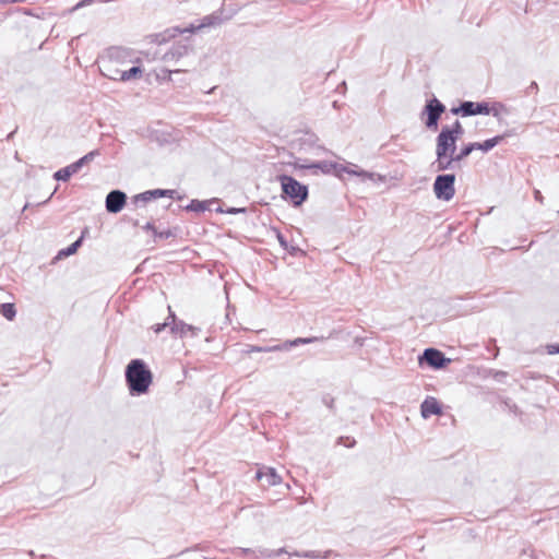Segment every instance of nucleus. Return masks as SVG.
Segmentation results:
<instances>
[{"label":"nucleus","instance_id":"f257e3e1","mask_svg":"<svg viewBox=\"0 0 559 559\" xmlns=\"http://www.w3.org/2000/svg\"><path fill=\"white\" fill-rule=\"evenodd\" d=\"M126 383L131 396L146 394L153 382V373L143 359L130 360L124 370Z\"/></svg>","mask_w":559,"mask_h":559},{"label":"nucleus","instance_id":"f03ea898","mask_svg":"<svg viewBox=\"0 0 559 559\" xmlns=\"http://www.w3.org/2000/svg\"><path fill=\"white\" fill-rule=\"evenodd\" d=\"M277 179L281 183L283 195L288 198L294 206H300L307 201L309 195L308 186L300 183L289 175H280Z\"/></svg>","mask_w":559,"mask_h":559},{"label":"nucleus","instance_id":"7ed1b4c3","mask_svg":"<svg viewBox=\"0 0 559 559\" xmlns=\"http://www.w3.org/2000/svg\"><path fill=\"white\" fill-rule=\"evenodd\" d=\"M455 174H439L433 181V193L440 201L449 202L455 195Z\"/></svg>","mask_w":559,"mask_h":559},{"label":"nucleus","instance_id":"20e7f679","mask_svg":"<svg viewBox=\"0 0 559 559\" xmlns=\"http://www.w3.org/2000/svg\"><path fill=\"white\" fill-rule=\"evenodd\" d=\"M445 109V105L441 103L436 96L427 99L421 111V117H426V128L431 131H437L439 128V120Z\"/></svg>","mask_w":559,"mask_h":559},{"label":"nucleus","instance_id":"39448f33","mask_svg":"<svg viewBox=\"0 0 559 559\" xmlns=\"http://www.w3.org/2000/svg\"><path fill=\"white\" fill-rule=\"evenodd\" d=\"M450 362V358L445 357L441 350L433 347L426 348L418 357L419 366H428L433 370L444 369Z\"/></svg>","mask_w":559,"mask_h":559},{"label":"nucleus","instance_id":"423d86ee","mask_svg":"<svg viewBox=\"0 0 559 559\" xmlns=\"http://www.w3.org/2000/svg\"><path fill=\"white\" fill-rule=\"evenodd\" d=\"M99 155L98 150H94L79 158L76 162L60 168L53 174V179L57 181H67L70 177L76 174L84 165L92 162L96 156Z\"/></svg>","mask_w":559,"mask_h":559},{"label":"nucleus","instance_id":"0eeeda50","mask_svg":"<svg viewBox=\"0 0 559 559\" xmlns=\"http://www.w3.org/2000/svg\"><path fill=\"white\" fill-rule=\"evenodd\" d=\"M293 166L295 169L312 170L313 174H318V170H320L322 174H330L332 170L336 173V169H338V163L328 160L309 162L308 159L301 157H295Z\"/></svg>","mask_w":559,"mask_h":559},{"label":"nucleus","instance_id":"6e6552de","mask_svg":"<svg viewBox=\"0 0 559 559\" xmlns=\"http://www.w3.org/2000/svg\"><path fill=\"white\" fill-rule=\"evenodd\" d=\"M324 337H318V336H311V337H297L295 340L285 341L281 344L267 346V347H255V352H264V353H272V352H283V350H289L293 347L299 346V345H307L312 344L318 341H323Z\"/></svg>","mask_w":559,"mask_h":559},{"label":"nucleus","instance_id":"1a4fd4ad","mask_svg":"<svg viewBox=\"0 0 559 559\" xmlns=\"http://www.w3.org/2000/svg\"><path fill=\"white\" fill-rule=\"evenodd\" d=\"M513 134H514V132L512 130H508V131L503 132L502 134H498L493 138L487 139L484 142H471V143L465 144V146H466L467 151L469 152V154H472V152H474L476 150L487 153L490 150H492L496 145L500 144L506 138H509Z\"/></svg>","mask_w":559,"mask_h":559},{"label":"nucleus","instance_id":"9d476101","mask_svg":"<svg viewBox=\"0 0 559 559\" xmlns=\"http://www.w3.org/2000/svg\"><path fill=\"white\" fill-rule=\"evenodd\" d=\"M127 194L126 192L115 189L111 190L105 200L106 211L110 214H117L123 210L127 204Z\"/></svg>","mask_w":559,"mask_h":559},{"label":"nucleus","instance_id":"9b49d317","mask_svg":"<svg viewBox=\"0 0 559 559\" xmlns=\"http://www.w3.org/2000/svg\"><path fill=\"white\" fill-rule=\"evenodd\" d=\"M459 139L451 133L440 130L436 138V153L452 154L456 151Z\"/></svg>","mask_w":559,"mask_h":559},{"label":"nucleus","instance_id":"f8f14e48","mask_svg":"<svg viewBox=\"0 0 559 559\" xmlns=\"http://www.w3.org/2000/svg\"><path fill=\"white\" fill-rule=\"evenodd\" d=\"M341 173H346L352 176H357L360 179V181H362V182H365L367 180H373L374 176H376V174H373V173L360 169L355 164H347V165L338 164V169H336V174H341Z\"/></svg>","mask_w":559,"mask_h":559},{"label":"nucleus","instance_id":"ddd939ff","mask_svg":"<svg viewBox=\"0 0 559 559\" xmlns=\"http://www.w3.org/2000/svg\"><path fill=\"white\" fill-rule=\"evenodd\" d=\"M431 168L437 173H444L456 168L452 154L436 153V159L431 163Z\"/></svg>","mask_w":559,"mask_h":559},{"label":"nucleus","instance_id":"4468645a","mask_svg":"<svg viewBox=\"0 0 559 559\" xmlns=\"http://www.w3.org/2000/svg\"><path fill=\"white\" fill-rule=\"evenodd\" d=\"M421 417L427 419L432 415H441L442 407L439 401L433 396H427L420 405Z\"/></svg>","mask_w":559,"mask_h":559},{"label":"nucleus","instance_id":"2eb2a0df","mask_svg":"<svg viewBox=\"0 0 559 559\" xmlns=\"http://www.w3.org/2000/svg\"><path fill=\"white\" fill-rule=\"evenodd\" d=\"M318 138L313 133H305L302 136H300L297 140L298 144V152L304 153H314L317 154V151L322 150L320 145L317 144Z\"/></svg>","mask_w":559,"mask_h":559},{"label":"nucleus","instance_id":"dca6fc26","mask_svg":"<svg viewBox=\"0 0 559 559\" xmlns=\"http://www.w3.org/2000/svg\"><path fill=\"white\" fill-rule=\"evenodd\" d=\"M201 329L199 326L188 324L182 320L174 322V324L171 325V333L175 335H179L180 337H186L188 335H190L191 337H195L199 335Z\"/></svg>","mask_w":559,"mask_h":559},{"label":"nucleus","instance_id":"f3484780","mask_svg":"<svg viewBox=\"0 0 559 559\" xmlns=\"http://www.w3.org/2000/svg\"><path fill=\"white\" fill-rule=\"evenodd\" d=\"M466 117L475 115H490L491 108L487 102L464 100Z\"/></svg>","mask_w":559,"mask_h":559},{"label":"nucleus","instance_id":"a211bd4d","mask_svg":"<svg viewBox=\"0 0 559 559\" xmlns=\"http://www.w3.org/2000/svg\"><path fill=\"white\" fill-rule=\"evenodd\" d=\"M255 478L258 480L265 479L267 486H275L281 484L282 481L281 476L276 473L275 468L273 467L258 469V472L255 473Z\"/></svg>","mask_w":559,"mask_h":559},{"label":"nucleus","instance_id":"6ab92c4d","mask_svg":"<svg viewBox=\"0 0 559 559\" xmlns=\"http://www.w3.org/2000/svg\"><path fill=\"white\" fill-rule=\"evenodd\" d=\"M87 233H88V228L85 227L82 230L81 236L74 242H72L70 246H68L67 248L61 249L58 252L56 259H62V258H67V257H70V255L74 254L78 251V249L82 246L83 240H84V238H85Z\"/></svg>","mask_w":559,"mask_h":559},{"label":"nucleus","instance_id":"aec40b11","mask_svg":"<svg viewBox=\"0 0 559 559\" xmlns=\"http://www.w3.org/2000/svg\"><path fill=\"white\" fill-rule=\"evenodd\" d=\"M188 46L182 44L173 45L171 48L165 52L163 59L165 61L179 60L188 53Z\"/></svg>","mask_w":559,"mask_h":559},{"label":"nucleus","instance_id":"412c9836","mask_svg":"<svg viewBox=\"0 0 559 559\" xmlns=\"http://www.w3.org/2000/svg\"><path fill=\"white\" fill-rule=\"evenodd\" d=\"M213 202H216V199L205 201L193 199L183 209L188 212H205L210 209L209 205Z\"/></svg>","mask_w":559,"mask_h":559},{"label":"nucleus","instance_id":"4be33fe9","mask_svg":"<svg viewBox=\"0 0 559 559\" xmlns=\"http://www.w3.org/2000/svg\"><path fill=\"white\" fill-rule=\"evenodd\" d=\"M332 555V550L319 551V550H307V551H295L289 556L304 557L308 559H328Z\"/></svg>","mask_w":559,"mask_h":559},{"label":"nucleus","instance_id":"5701e85b","mask_svg":"<svg viewBox=\"0 0 559 559\" xmlns=\"http://www.w3.org/2000/svg\"><path fill=\"white\" fill-rule=\"evenodd\" d=\"M142 75V68L133 66L129 70H122L119 76V81L127 82L133 79H138Z\"/></svg>","mask_w":559,"mask_h":559},{"label":"nucleus","instance_id":"b1692460","mask_svg":"<svg viewBox=\"0 0 559 559\" xmlns=\"http://www.w3.org/2000/svg\"><path fill=\"white\" fill-rule=\"evenodd\" d=\"M153 194L155 199L157 198H170L174 200H182L185 195L178 193L177 190L173 189H153Z\"/></svg>","mask_w":559,"mask_h":559},{"label":"nucleus","instance_id":"393cba45","mask_svg":"<svg viewBox=\"0 0 559 559\" xmlns=\"http://www.w3.org/2000/svg\"><path fill=\"white\" fill-rule=\"evenodd\" d=\"M441 130L455 135L457 139H460L464 133V129L459 120H455L452 126H443Z\"/></svg>","mask_w":559,"mask_h":559},{"label":"nucleus","instance_id":"a878e982","mask_svg":"<svg viewBox=\"0 0 559 559\" xmlns=\"http://www.w3.org/2000/svg\"><path fill=\"white\" fill-rule=\"evenodd\" d=\"M155 199V195L153 194V190H147L142 193L135 194L132 198V203L134 205H138L139 203H146L148 201H152Z\"/></svg>","mask_w":559,"mask_h":559},{"label":"nucleus","instance_id":"bb28decb","mask_svg":"<svg viewBox=\"0 0 559 559\" xmlns=\"http://www.w3.org/2000/svg\"><path fill=\"white\" fill-rule=\"evenodd\" d=\"M0 313L8 320H13L15 314H16V310H15V307L13 304H10V302H5V304H1L0 305Z\"/></svg>","mask_w":559,"mask_h":559},{"label":"nucleus","instance_id":"cd10ccee","mask_svg":"<svg viewBox=\"0 0 559 559\" xmlns=\"http://www.w3.org/2000/svg\"><path fill=\"white\" fill-rule=\"evenodd\" d=\"M180 70H169V69H166V68H160L157 72H156V79L158 81H170L171 80V74L173 73H179Z\"/></svg>","mask_w":559,"mask_h":559},{"label":"nucleus","instance_id":"c85d7f7f","mask_svg":"<svg viewBox=\"0 0 559 559\" xmlns=\"http://www.w3.org/2000/svg\"><path fill=\"white\" fill-rule=\"evenodd\" d=\"M177 235V229H165V230H158V229H154V238L155 239H168V238H173V237H176Z\"/></svg>","mask_w":559,"mask_h":559},{"label":"nucleus","instance_id":"c756f323","mask_svg":"<svg viewBox=\"0 0 559 559\" xmlns=\"http://www.w3.org/2000/svg\"><path fill=\"white\" fill-rule=\"evenodd\" d=\"M467 156H469V152L467 151L465 144L461 147L460 152L452 153V158L454 159V165L457 166L460 162L464 160Z\"/></svg>","mask_w":559,"mask_h":559},{"label":"nucleus","instance_id":"7c9ffc66","mask_svg":"<svg viewBox=\"0 0 559 559\" xmlns=\"http://www.w3.org/2000/svg\"><path fill=\"white\" fill-rule=\"evenodd\" d=\"M322 404H324L331 412L335 413V400L330 394H323L321 397Z\"/></svg>","mask_w":559,"mask_h":559},{"label":"nucleus","instance_id":"2f4dec72","mask_svg":"<svg viewBox=\"0 0 559 559\" xmlns=\"http://www.w3.org/2000/svg\"><path fill=\"white\" fill-rule=\"evenodd\" d=\"M272 231L275 234V237L277 241L280 242L281 247L283 249L288 248V241L286 240L285 236L281 233V230L276 227H272Z\"/></svg>","mask_w":559,"mask_h":559},{"label":"nucleus","instance_id":"473e14b6","mask_svg":"<svg viewBox=\"0 0 559 559\" xmlns=\"http://www.w3.org/2000/svg\"><path fill=\"white\" fill-rule=\"evenodd\" d=\"M506 409H508L510 413H513L514 415L521 414L519 406L510 399H507L503 401Z\"/></svg>","mask_w":559,"mask_h":559},{"label":"nucleus","instance_id":"72a5a7b5","mask_svg":"<svg viewBox=\"0 0 559 559\" xmlns=\"http://www.w3.org/2000/svg\"><path fill=\"white\" fill-rule=\"evenodd\" d=\"M336 442L337 444H343L346 448H354L356 445V440L352 437H338Z\"/></svg>","mask_w":559,"mask_h":559},{"label":"nucleus","instance_id":"f704fd0d","mask_svg":"<svg viewBox=\"0 0 559 559\" xmlns=\"http://www.w3.org/2000/svg\"><path fill=\"white\" fill-rule=\"evenodd\" d=\"M247 209L246 207H228L227 210H223L222 207H217L216 209V212L217 213H226V214H239V213H246Z\"/></svg>","mask_w":559,"mask_h":559},{"label":"nucleus","instance_id":"c9c22d12","mask_svg":"<svg viewBox=\"0 0 559 559\" xmlns=\"http://www.w3.org/2000/svg\"><path fill=\"white\" fill-rule=\"evenodd\" d=\"M450 111L452 115H461L462 117H466L464 100L461 102L459 106L452 107Z\"/></svg>","mask_w":559,"mask_h":559},{"label":"nucleus","instance_id":"e433bc0d","mask_svg":"<svg viewBox=\"0 0 559 559\" xmlns=\"http://www.w3.org/2000/svg\"><path fill=\"white\" fill-rule=\"evenodd\" d=\"M259 557L267 558V559L274 558L273 557V550H270V549H259L255 552V558H259Z\"/></svg>","mask_w":559,"mask_h":559},{"label":"nucleus","instance_id":"4c0bfd02","mask_svg":"<svg viewBox=\"0 0 559 559\" xmlns=\"http://www.w3.org/2000/svg\"><path fill=\"white\" fill-rule=\"evenodd\" d=\"M284 250L287 251L293 257H295L301 252V249L298 246H294V245H289V243H288V248L284 249Z\"/></svg>","mask_w":559,"mask_h":559},{"label":"nucleus","instance_id":"58836bf2","mask_svg":"<svg viewBox=\"0 0 559 559\" xmlns=\"http://www.w3.org/2000/svg\"><path fill=\"white\" fill-rule=\"evenodd\" d=\"M490 108H491V112H490V114H492V116H493V117H497V118H498V117H499V115H500V114H499L498 108H499V109H503V108H504V105H503V104H501V103H495V104H493V107H490Z\"/></svg>","mask_w":559,"mask_h":559},{"label":"nucleus","instance_id":"ea45409f","mask_svg":"<svg viewBox=\"0 0 559 559\" xmlns=\"http://www.w3.org/2000/svg\"><path fill=\"white\" fill-rule=\"evenodd\" d=\"M122 70L114 69L110 74H106L110 80L119 81V76Z\"/></svg>","mask_w":559,"mask_h":559},{"label":"nucleus","instance_id":"a19ab883","mask_svg":"<svg viewBox=\"0 0 559 559\" xmlns=\"http://www.w3.org/2000/svg\"><path fill=\"white\" fill-rule=\"evenodd\" d=\"M170 325L169 321H165L163 323H157L153 326L155 333L162 332L166 326Z\"/></svg>","mask_w":559,"mask_h":559},{"label":"nucleus","instance_id":"79ce46f5","mask_svg":"<svg viewBox=\"0 0 559 559\" xmlns=\"http://www.w3.org/2000/svg\"><path fill=\"white\" fill-rule=\"evenodd\" d=\"M168 309H169V314L166 318V321L170 322V325H168V326L171 329V325L174 324V322H178L179 320L177 319L176 314L171 311L170 307H168Z\"/></svg>","mask_w":559,"mask_h":559},{"label":"nucleus","instance_id":"37998d69","mask_svg":"<svg viewBox=\"0 0 559 559\" xmlns=\"http://www.w3.org/2000/svg\"><path fill=\"white\" fill-rule=\"evenodd\" d=\"M238 551L242 555V556H248V555H253L255 557V552L257 550H253L251 548H238Z\"/></svg>","mask_w":559,"mask_h":559},{"label":"nucleus","instance_id":"c03bdc74","mask_svg":"<svg viewBox=\"0 0 559 559\" xmlns=\"http://www.w3.org/2000/svg\"><path fill=\"white\" fill-rule=\"evenodd\" d=\"M26 1L27 0H0V5H7V4H11V3H23Z\"/></svg>","mask_w":559,"mask_h":559},{"label":"nucleus","instance_id":"a18cd8bd","mask_svg":"<svg viewBox=\"0 0 559 559\" xmlns=\"http://www.w3.org/2000/svg\"><path fill=\"white\" fill-rule=\"evenodd\" d=\"M143 229L146 230V231H151L154 235V229H157V228L155 227V225L152 222H147L143 226Z\"/></svg>","mask_w":559,"mask_h":559},{"label":"nucleus","instance_id":"49530a36","mask_svg":"<svg viewBox=\"0 0 559 559\" xmlns=\"http://www.w3.org/2000/svg\"><path fill=\"white\" fill-rule=\"evenodd\" d=\"M548 353L549 354H559V343L552 344L548 346Z\"/></svg>","mask_w":559,"mask_h":559},{"label":"nucleus","instance_id":"de8ad7c7","mask_svg":"<svg viewBox=\"0 0 559 559\" xmlns=\"http://www.w3.org/2000/svg\"><path fill=\"white\" fill-rule=\"evenodd\" d=\"M282 554H289L285 548H280L277 550H273V557H278Z\"/></svg>","mask_w":559,"mask_h":559},{"label":"nucleus","instance_id":"09e8293b","mask_svg":"<svg viewBox=\"0 0 559 559\" xmlns=\"http://www.w3.org/2000/svg\"><path fill=\"white\" fill-rule=\"evenodd\" d=\"M537 90H538L537 83L536 82H532L531 85L527 88V92L531 93L532 91H537Z\"/></svg>","mask_w":559,"mask_h":559},{"label":"nucleus","instance_id":"8fccbe9b","mask_svg":"<svg viewBox=\"0 0 559 559\" xmlns=\"http://www.w3.org/2000/svg\"><path fill=\"white\" fill-rule=\"evenodd\" d=\"M535 199L539 202L543 201V195H542L540 191H538V190L535 191Z\"/></svg>","mask_w":559,"mask_h":559},{"label":"nucleus","instance_id":"3c124183","mask_svg":"<svg viewBox=\"0 0 559 559\" xmlns=\"http://www.w3.org/2000/svg\"><path fill=\"white\" fill-rule=\"evenodd\" d=\"M22 12H23L25 15H33L29 9H22Z\"/></svg>","mask_w":559,"mask_h":559},{"label":"nucleus","instance_id":"603ef678","mask_svg":"<svg viewBox=\"0 0 559 559\" xmlns=\"http://www.w3.org/2000/svg\"><path fill=\"white\" fill-rule=\"evenodd\" d=\"M52 194L47 199L45 200L44 202L41 203H38L37 205H44V204H47L49 202V200L51 199Z\"/></svg>","mask_w":559,"mask_h":559},{"label":"nucleus","instance_id":"864d4df0","mask_svg":"<svg viewBox=\"0 0 559 559\" xmlns=\"http://www.w3.org/2000/svg\"><path fill=\"white\" fill-rule=\"evenodd\" d=\"M29 207V203H26L22 209V214Z\"/></svg>","mask_w":559,"mask_h":559},{"label":"nucleus","instance_id":"5fc2aeb1","mask_svg":"<svg viewBox=\"0 0 559 559\" xmlns=\"http://www.w3.org/2000/svg\"><path fill=\"white\" fill-rule=\"evenodd\" d=\"M15 131H16V129H15V130H13L11 133H9V134H8V136H7V139H8V140H9V139H11V138H12V135L15 133Z\"/></svg>","mask_w":559,"mask_h":559},{"label":"nucleus","instance_id":"6e6d98bb","mask_svg":"<svg viewBox=\"0 0 559 559\" xmlns=\"http://www.w3.org/2000/svg\"><path fill=\"white\" fill-rule=\"evenodd\" d=\"M139 225V222L138 221H134L133 222V226H138Z\"/></svg>","mask_w":559,"mask_h":559},{"label":"nucleus","instance_id":"4d7b16f0","mask_svg":"<svg viewBox=\"0 0 559 559\" xmlns=\"http://www.w3.org/2000/svg\"><path fill=\"white\" fill-rule=\"evenodd\" d=\"M215 90V87H211V90L207 93H212Z\"/></svg>","mask_w":559,"mask_h":559}]
</instances>
